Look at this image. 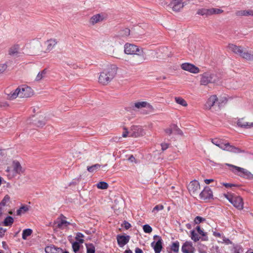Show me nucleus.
<instances>
[{"label": "nucleus", "instance_id": "51", "mask_svg": "<svg viewBox=\"0 0 253 253\" xmlns=\"http://www.w3.org/2000/svg\"><path fill=\"white\" fill-rule=\"evenodd\" d=\"M124 129H125V131L123 132V133L122 134V136L124 137H126L128 135L129 136V131H127L126 128H125Z\"/></svg>", "mask_w": 253, "mask_h": 253}, {"label": "nucleus", "instance_id": "17", "mask_svg": "<svg viewBox=\"0 0 253 253\" xmlns=\"http://www.w3.org/2000/svg\"><path fill=\"white\" fill-rule=\"evenodd\" d=\"M131 107L133 110H134V108L137 109L146 108L149 109H152L153 108L152 106L146 101L135 102L132 104Z\"/></svg>", "mask_w": 253, "mask_h": 253}, {"label": "nucleus", "instance_id": "37", "mask_svg": "<svg viewBox=\"0 0 253 253\" xmlns=\"http://www.w3.org/2000/svg\"><path fill=\"white\" fill-rule=\"evenodd\" d=\"M10 197L8 195H5L0 203V211L2 207H4L6 204L9 201Z\"/></svg>", "mask_w": 253, "mask_h": 253}, {"label": "nucleus", "instance_id": "59", "mask_svg": "<svg viewBox=\"0 0 253 253\" xmlns=\"http://www.w3.org/2000/svg\"><path fill=\"white\" fill-rule=\"evenodd\" d=\"M129 160L132 162L135 161V159L132 155H131L129 158Z\"/></svg>", "mask_w": 253, "mask_h": 253}, {"label": "nucleus", "instance_id": "24", "mask_svg": "<svg viewBox=\"0 0 253 253\" xmlns=\"http://www.w3.org/2000/svg\"><path fill=\"white\" fill-rule=\"evenodd\" d=\"M46 253H62V250L54 246H47L45 248Z\"/></svg>", "mask_w": 253, "mask_h": 253}, {"label": "nucleus", "instance_id": "29", "mask_svg": "<svg viewBox=\"0 0 253 253\" xmlns=\"http://www.w3.org/2000/svg\"><path fill=\"white\" fill-rule=\"evenodd\" d=\"M47 73V70L46 69H44V70L40 72L38 74V75L36 78V79H35L36 81L39 82V81H41V80H42V79H44V78H45Z\"/></svg>", "mask_w": 253, "mask_h": 253}, {"label": "nucleus", "instance_id": "4", "mask_svg": "<svg viewBox=\"0 0 253 253\" xmlns=\"http://www.w3.org/2000/svg\"><path fill=\"white\" fill-rule=\"evenodd\" d=\"M225 165L230 167V170L235 174L248 179H252L253 174L247 169L231 164L226 163Z\"/></svg>", "mask_w": 253, "mask_h": 253}, {"label": "nucleus", "instance_id": "33", "mask_svg": "<svg viewBox=\"0 0 253 253\" xmlns=\"http://www.w3.org/2000/svg\"><path fill=\"white\" fill-rule=\"evenodd\" d=\"M179 243L178 241H176L173 243H172L170 249L171 250L174 252V253H177L179 251Z\"/></svg>", "mask_w": 253, "mask_h": 253}, {"label": "nucleus", "instance_id": "3", "mask_svg": "<svg viewBox=\"0 0 253 253\" xmlns=\"http://www.w3.org/2000/svg\"><path fill=\"white\" fill-rule=\"evenodd\" d=\"M211 142L223 150L235 153L241 152V150L239 148L231 145L228 142H224L221 139L217 138L212 139H211Z\"/></svg>", "mask_w": 253, "mask_h": 253}, {"label": "nucleus", "instance_id": "46", "mask_svg": "<svg viewBox=\"0 0 253 253\" xmlns=\"http://www.w3.org/2000/svg\"><path fill=\"white\" fill-rule=\"evenodd\" d=\"M164 209V206L162 205H156L153 209L152 212L156 213L158 211Z\"/></svg>", "mask_w": 253, "mask_h": 253}, {"label": "nucleus", "instance_id": "49", "mask_svg": "<svg viewBox=\"0 0 253 253\" xmlns=\"http://www.w3.org/2000/svg\"><path fill=\"white\" fill-rule=\"evenodd\" d=\"M7 65L6 64H0V74L2 73L7 69Z\"/></svg>", "mask_w": 253, "mask_h": 253}, {"label": "nucleus", "instance_id": "54", "mask_svg": "<svg viewBox=\"0 0 253 253\" xmlns=\"http://www.w3.org/2000/svg\"><path fill=\"white\" fill-rule=\"evenodd\" d=\"M124 227L126 229H129L131 227L130 224L129 223H128V222L126 221H124Z\"/></svg>", "mask_w": 253, "mask_h": 253}, {"label": "nucleus", "instance_id": "62", "mask_svg": "<svg viewBox=\"0 0 253 253\" xmlns=\"http://www.w3.org/2000/svg\"><path fill=\"white\" fill-rule=\"evenodd\" d=\"M178 133L181 135L182 134V132L180 130H178Z\"/></svg>", "mask_w": 253, "mask_h": 253}, {"label": "nucleus", "instance_id": "8", "mask_svg": "<svg viewBox=\"0 0 253 253\" xmlns=\"http://www.w3.org/2000/svg\"><path fill=\"white\" fill-rule=\"evenodd\" d=\"M125 52L127 54H136L139 56L142 55L143 51L140 49L136 45L130 43H126L125 45Z\"/></svg>", "mask_w": 253, "mask_h": 253}, {"label": "nucleus", "instance_id": "57", "mask_svg": "<svg viewBox=\"0 0 253 253\" xmlns=\"http://www.w3.org/2000/svg\"><path fill=\"white\" fill-rule=\"evenodd\" d=\"M213 235L215 237H221V235L220 233H218V232H213Z\"/></svg>", "mask_w": 253, "mask_h": 253}, {"label": "nucleus", "instance_id": "35", "mask_svg": "<svg viewBox=\"0 0 253 253\" xmlns=\"http://www.w3.org/2000/svg\"><path fill=\"white\" fill-rule=\"evenodd\" d=\"M196 229L198 233L204 237L202 239L203 241H208V237L206 235V233L202 230L199 226H197Z\"/></svg>", "mask_w": 253, "mask_h": 253}, {"label": "nucleus", "instance_id": "47", "mask_svg": "<svg viewBox=\"0 0 253 253\" xmlns=\"http://www.w3.org/2000/svg\"><path fill=\"white\" fill-rule=\"evenodd\" d=\"M205 220V218L199 216H197L195 218L194 222L195 224H199L201 222L204 221Z\"/></svg>", "mask_w": 253, "mask_h": 253}, {"label": "nucleus", "instance_id": "50", "mask_svg": "<svg viewBox=\"0 0 253 253\" xmlns=\"http://www.w3.org/2000/svg\"><path fill=\"white\" fill-rule=\"evenodd\" d=\"M222 184L224 186L227 188H232V187H235L236 185L233 184L229 183H222Z\"/></svg>", "mask_w": 253, "mask_h": 253}, {"label": "nucleus", "instance_id": "56", "mask_svg": "<svg viewBox=\"0 0 253 253\" xmlns=\"http://www.w3.org/2000/svg\"><path fill=\"white\" fill-rule=\"evenodd\" d=\"M205 182L207 184H209L211 182L213 181V179H206L204 180Z\"/></svg>", "mask_w": 253, "mask_h": 253}, {"label": "nucleus", "instance_id": "31", "mask_svg": "<svg viewBox=\"0 0 253 253\" xmlns=\"http://www.w3.org/2000/svg\"><path fill=\"white\" fill-rule=\"evenodd\" d=\"M240 56L248 60H253V54L248 52L243 51Z\"/></svg>", "mask_w": 253, "mask_h": 253}, {"label": "nucleus", "instance_id": "64", "mask_svg": "<svg viewBox=\"0 0 253 253\" xmlns=\"http://www.w3.org/2000/svg\"><path fill=\"white\" fill-rule=\"evenodd\" d=\"M1 177H0V185L1 184Z\"/></svg>", "mask_w": 253, "mask_h": 253}, {"label": "nucleus", "instance_id": "15", "mask_svg": "<svg viewBox=\"0 0 253 253\" xmlns=\"http://www.w3.org/2000/svg\"><path fill=\"white\" fill-rule=\"evenodd\" d=\"M65 216H62L60 218H58L54 224L56 225V227L60 229H64L67 227L69 224L70 222L66 221L65 219Z\"/></svg>", "mask_w": 253, "mask_h": 253}, {"label": "nucleus", "instance_id": "23", "mask_svg": "<svg viewBox=\"0 0 253 253\" xmlns=\"http://www.w3.org/2000/svg\"><path fill=\"white\" fill-rule=\"evenodd\" d=\"M217 100V97L216 95H212L208 99L205 104V107L206 109H210L212 106H213L215 102Z\"/></svg>", "mask_w": 253, "mask_h": 253}, {"label": "nucleus", "instance_id": "9", "mask_svg": "<svg viewBox=\"0 0 253 253\" xmlns=\"http://www.w3.org/2000/svg\"><path fill=\"white\" fill-rule=\"evenodd\" d=\"M187 188L190 194L194 197L197 195L200 189L199 182L197 180L191 181L188 185Z\"/></svg>", "mask_w": 253, "mask_h": 253}, {"label": "nucleus", "instance_id": "27", "mask_svg": "<svg viewBox=\"0 0 253 253\" xmlns=\"http://www.w3.org/2000/svg\"><path fill=\"white\" fill-rule=\"evenodd\" d=\"M237 16H253V10L248 9V10H239L236 12Z\"/></svg>", "mask_w": 253, "mask_h": 253}, {"label": "nucleus", "instance_id": "61", "mask_svg": "<svg viewBox=\"0 0 253 253\" xmlns=\"http://www.w3.org/2000/svg\"><path fill=\"white\" fill-rule=\"evenodd\" d=\"M223 241L226 243H228L230 242V240L229 239H227V238H225V239H223Z\"/></svg>", "mask_w": 253, "mask_h": 253}, {"label": "nucleus", "instance_id": "30", "mask_svg": "<svg viewBox=\"0 0 253 253\" xmlns=\"http://www.w3.org/2000/svg\"><path fill=\"white\" fill-rule=\"evenodd\" d=\"M29 210V207L27 205H23L18 210H17L16 213L17 215H21L24 214Z\"/></svg>", "mask_w": 253, "mask_h": 253}, {"label": "nucleus", "instance_id": "1", "mask_svg": "<svg viewBox=\"0 0 253 253\" xmlns=\"http://www.w3.org/2000/svg\"><path fill=\"white\" fill-rule=\"evenodd\" d=\"M117 67L111 65L102 72L99 77V82L102 84H108L117 74Z\"/></svg>", "mask_w": 253, "mask_h": 253}, {"label": "nucleus", "instance_id": "58", "mask_svg": "<svg viewBox=\"0 0 253 253\" xmlns=\"http://www.w3.org/2000/svg\"><path fill=\"white\" fill-rule=\"evenodd\" d=\"M135 253H143L142 250L139 248H136L135 250Z\"/></svg>", "mask_w": 253, "mask_h": 253}, {"label": "nucleus", "instance_id": "26", "mask_svg": "<svg viewBox=\"0 0 253 253\" xmlns=\"http://www.w3.org/2000/svg\"><path fill=\"white\" fill-rule=\"evenodd\" d=\"M229 49L233 52L238 54L241 56V54L243 51V48L241 46H238L233 44H229L228 45Z\"/></svg>", "mask_w": 253, "mask_h": 253}, {"label": "nucleus", "instance_id": "6", "mask_svg": "<svg viewBox=\"0 0 253 253\" xmlns=\"http://www.w3.org/2000/svg\"><path fill=\"white\" fill-rule=\"evenodd\" d=\"M200 84L206 85L210 83H214L218 81L216 76L210 72H206L201 75Z\"/></svg>", "mask_w": 253, "mask_h": 253}, {"label": "nucleus", "instance_id": "20", "mask_svg": "<svg viewBox=\"0 0 253 253\" xmlns=\"http://www.w3.org/2000/svg\"><path fill=\"white\" fill-rule=\"evenodd\" d=\"M57 41L55 39H51L47 40L45 42V45L46 46V51L48 52L51 50L57 44Z\"/></svg>", "mask_w": 253, "mask_h": 253}, {"label": "nucleus", "instance_id": "34", "mask_svg": "<svg viewBox=\"0 0 253 253\" xmlns=\"http://www.w3.org/2000/svg\"><path fill=\"white\" fill-rule=\"evenodd\" d=\"M175 101L177 104L184 107L187 106L188 105L186 101L184 99L180 97H175Z\"/></svg>", "mask_w": 253, "mask_h": 253}, {"label": "nucleus", "instance_id": "44", "mask_svg": "<svg viewBox=\"0 0 253 253\" xmlns=\"http://www.w3.org/2000/svg\"><path fill=\"white\" fill-rule=\"evenodd\" d=\"M143 229L144 232L150 233L152 231V227L148 224H145L143 226Z\"/></svg>", "mask_w": 253, "mask_h": 253}, {"label": "nucleus", "instance_id": "42", "mask_svg": "<svg viewBox=\"0 0 253 253\" xmlns=\"http://www.w3.org/2000/svg\"><path fill=\"white\" fill-rule=\"evenodd\" d=\"M80 244L81 243H79L78 242H74V243H72V248L73 249L74 252L75 253H78L80 248Z\"/></svg>", "mask_w": 253, "mask_h": 253}, {"label": "nucleus", "instance_id": "41", "mask_svg": "<svg viewBox=\"0 0 253 253\" xmlns=\"http://www.w3.org/2000/svg\"><path fill=\"white\" fill-rule=\"evenodd\" d=\"M100 167V165H99V164H95V165H94L93 166H90V167H88L87 169V170L89 172H93L96 171L98 169H99Z\"/></svg>", "mask_w": 253, "mask_h": 253}, {"label": "nucleus", "instance_id": "43", "mask_svg": "<svg viewBox=\"0 0 253 253\" xmlns=\"http://www.w3.org/2000/svg\"><path fill=\"white\" fill-rule=\"evenodd\" d=\"M84 237V235L81 233H78L76 235L75 239V242H78L79 243H83L84 240L82 239V238Z\"/></svg>", "mask_w": 253, "mask_h": 253}, {"label": "nucleus", "instance_id": "40", "mask_svg": "<svg viewBox=\"0 0 253 253\" xmlns=\"http://www.w3.org/2000/svg\"><path fill=\"white\" fill-rule=\"evenodd\" d=\"M96 186L100 189H106L108 187V184L106 182L101 181L96 184Z\"/></svg>", "mask_w": 253, "mask_h": 253}, {"label": "nucleus", "instance_id": "2", "mask_svg": "<svg viewBox=\"0 0 253 253\" xmlns=\"http://www.w3.org/2000/svg\"><path fill=\"white\" fill-rule=\"evenodd\" d=\"M33 94L32 89L26 85L19 86L14 91L11 92L8 95V98L10 100L15 99L17 97L20 98L29 97Z\"/></svg>", "mask_w": 253, "mask_h": 253}, {"label": "nucleus", "instance_id": "28", "mask_svg": "<svg viewBox=\"0 0 253 253\" xmlns=\"http://www.w3.org/2000/svg\"><path fill=\"white\" fill-rule=\"evenodd\" d=\"M19 45L15 44L11 46L9 49V54L12 56H17L19 53Z\"/></svg>", "mask_w": 253, "mask_h": 253}, {"label": "nucleus", "instance_id": "39", "mask_svg": "<svg viewBox=\"0 0 253 253\" xmlns=\"http://www.w3.org/2000/svg\"><path fill=\"white\" fill-rule=\"evenodd\" d=\"M191 236L190 237L191 239L195 242H196L198 241L200 237L199 236V235L195 232L194 230H192L190 232Z\"/></svg>", "mask_w": 253, "mask_h": 253}, {"label": "nucleus", "instance_id": "16", "mask_svg": "<svg viewBox=\"0 0 253 253\" xmlns=\"http://www.w3.org/2000/svg\"><path fill=\"white\" fill-rule=\"evenodd\" d=\"M195 250L192 243L190 241L185 242L181 247L183 253H194Z\"/></svg>", "mask_w": 253, "mask_h": 253}, {"label": "nucleus", "instance_id": "18", "mask_svg": "<svg viewBox=\"0 0 253 253\" xmlns=\"http://www.w3.org/2000/svg\"><path fill=\"white\" fill-rule=\"evenodd\" d=\"M129 236H124L118 235L117 236V240L118 244L120 247H123L126 245L129 241Z\"/></svg>", "mask_w": 253, "mask_h": 253}, {"label": "nucleus", "instance_id": "13", "mask_svg": "<svg viewBox=\"0 0 253 253\" xmlns=\"http://www.w3.org/2000/svg\"><path fill=\"white\" fill-rule=\"evenodd\" d=\"M181 67L183 70L188 71L194 74H197L200 72L199 68L196 67L193 64L189 63H184L182 64Z\"/></svg>", "mask_w": 253, "mask_h": 253}, {"label": "nucleus", "instance_id": "55", "mask_svg": "<svg viewBox=\"0 0 253 253\" xmlns=\"http://www.w3.org/2000/svg\"><path fill=\"white\" fill-rule=\"evenodd\" d=\"M45 123L44 121H38L37 125L38 126H42L43 125H45Z\"/></svg>", "mask_w": 253, "mask_h": 253}, {"label": "nucleus", "instance_id": "12", "mask_svg": "<svg viewBox=\"0 0 253 253\" xmlns=\"http://www.w3.org/2000/svg\"><path fill=\"white\" fill-rule=\"evenodd\" d=\"M183 0H172L168 4V7L171 8L173 11H179L184 6Z\"/></svg>", "mask_w": 253, "mask_h": 253}, {"label": "nucleus", "instance_id": "10", "mask_svg": "<svg viewBox=\"0 0 253 253\" xmlns=\"http://www.w3.org/2000/svg\"><path fill=\"white\" fill-rule=\"evenodd\" d=\"M145 134V131L140 126H133L129 130V136L138 137Z\"/></svg>", "mask_w": 253, "mask_h": 253}, {"label": "nucleus", "instance_id": "19", "mask_svg": "<svg viewBox=\"0 0 253 253\" xmlns=\"http://www.w3.org/2000/svg\"><path fill=\"white\" fill-rule=\"evenodd\" d=\"M105 19V17L102 14H97L92 16L89 20V22L92 25H95V24L102 21Z\"/></svg>", "mask_w": 253, "mask_h": 253}, {"label": "nucleus", "instance_id": "5", "mask_svg": "<svg viewBox=\"0 0 253 253\" xmlns=\"http://www.w3.org/2000/svg\"><path fill=\"white\" fill-rule=\"evenodd\" d=\"M223 12V10L219 8H202L197 10V14L205 17H208L213 15L221 14Z\"/></svg>", "mask_w": 253, "mask_h": 253}, {"label": "nucleus", "instance_id": "22", "mask_svg": "<svg viewBox=\"0 0 253 253\" xmlns=\"http://www.w3.org/2000/svg\"><path fill=\"white\" fill-rule=\"evenodd\" d=\"M238 126L244 128H250L253 127V122H244L243 119H239L237 123Z\"/></svg>", "mask_w": 253, "mask_h": 253}, {"label": "nucleus", "instance_id": "53", "mask_svg": "<svg viewBox=\"0 0 253 253\" xmlns=\"http://www.w3.org/2000/svg\"><path fill=\"white\" fill-rule=\"evenodd\" d=\"M6 230L5 229H4L1 227L0 228V237H2L4 236V235L6 232Z\"/></svg>", "mask_w": 253, "mask_h": 253}, {"label": "nucleus", "instance_id": "11", "mask_svg": "<svg viewBox=\"0 0 253 253\" xmlns=\"http://www.w3.org/2000/svg\"><path fill=\"white\" fill-rule=\"evenodd\" d=\"M153 238L154 239H158V240L156 242H152L151 246L154 250L155 253H160L163 248V240L161 237L158 235H154Z\"/></svg>", "mask_w": 253, "mask_h": 253}, {"label": "nucleus", "instance_id": "38", "mask_svg": "<svg viewBox=\"0 0 253 253\" xmlns=\"http://www.w3.org/2000/svg\"><path fill=\"white\" fill-rule=\"evenodd\" d=\"M13 221V218L11 216H8L5 218L3 223L5 226H10L12 225Z\"/></svg>", "mask_w": 253, "mask_h": 253}, {"label": "nucleus", "instance_id": "14", "mask_svg": "<svg viewBox=\"0 0 253 253\" xmlns=\"http://www.w3.org/2000/svg\"><path fill=\"white\" fill-rule=\"evenodd\" d=\"M200 198L203 200L212 198V192L209 187H205L199 194Z\"/></svg>", "mask_w": 253, "mask_h": 253}, {"label": "nucleus", "instance_id": "36", "mask_svg": "<svg viewBox=\"0 0 253 253\" xmlns=\"http://www.w3.org/2000/svg\"><path fill=\"white\" fill-rule=\"evenodd\" d=\"M86 247L87 253H95V248L92 244H86Z\"/></svg>", "mask_w": 253, "mask_h": 253}, {"label": "nucleus", "instance_id": "63", "mask_svg": "<svg viewBox=\"0 0 253 253\" xmlns=\"http://www.w3.org/2000/svg\"><path fill=\"white\" fill-rule=\"evenodd\" d=\"M62 253H69L68 252H63V251L62 250Z\"/></svg>", "mask_w": 253, "mask_h": 253}, {"label": "nucleus", "instance_id": "25", "mask_svg": "<svg viewBox=\"0 0 253 253\" xmlns=\"http://www.w3.org/2000/svg\"><path fill=\"white\" fill-rule=\"evenodd\" d=\"M229 49L233 52L238 54L241 56V54L243 51V48L241 46H238L233 44H229L228 45Z\"/></svg>", "mask_w": 253, "mask_h": 253}, {"label": "nucleus", "instance_id": "7", "mask_svg": "<svg viewBox=\"0 0 253 253\" xmlns=\"http://www.w3.org/2000/svg\"><path fill=\"white\" fill-rule=\"evenodd\" d=\"M224 196L237 209L242 210L243 209L244 203L241 197L228 195H225Z\"/></svg>", "mask_w": 253, "mask_h": 253}, {"label": "nucleus", "instance_id": "32", "mask_svg": "<svg viewBox=\"0 0 253 253\" xmlns=\"http://www.w3.org/2000/svg\"><path fill=\"white\" fill-rule=\"evenodd\" d=\"M32 232L33 231L31 229L27 228L24 229L22 232V239L24 240H26L28 237L31 235Z\"/></svg>", "mask_w": 253, "mask_h": 253}, {"label": "nucleus", "instance_id": "21", "mask_svg": "<svg viewBox=\"0 0 253 253\" xmlns=\"http://www.w3.org/2000/svg\"><path fill=\"white\" fill-rule=\"evenodd\" d=\"M12 167L14 171V175L17 174H20L21 173H22L24 171L20 164L18 161H13Z\"/></svg>", "mask_w": 253, "mask_h": 253}, {"label": "nucleus", "instance_id": "48", "mask_svg": "<svg viewBox=\"0 0 253 253\" xmlns=\"http://www.w3.org/2000/svg\"><path fill=\"white\" fill-rule=\"evenodd\" d=\"M176 127H177V126H176L173 125V126H171L170 127L166 129L165 132L168 135H170L172 132V129L173 128H175Z\"/></svg>", "mask_w": 253, "mask_h": 253}, {"label": "nucleus", "instance_id": "52", "mask_svg": "<svg viewBox=\"0 0 253 253\" xmlns=\"http://www.w3.org/2000/svg\"><path fill=\"white\" fill-rule=\"evenodd\" d=\"M169 144L168 143H162L161 147L163 151L166 150L169 147Z\"/></svg>", "mask_w": 253, "mask_h": 253}, {"label": "nucleus", "instance_id": "60", "mask_svg": "<svg viewBox=\"0 0 253 253\" xmlns=\"http://www.w3.org/2000/svg\"><path fill=\"white\" fill-rule=\"evenodd\" d=\"M124 253H132V252L130 250H126Z\"/></svg>", "mask_w": 253, "mask_h": 253}, {"label": "nucleus", "instance_id": "45", "mask_svg": "<svg viewBox=\"0 0 253 253\" xmlns=\"http://www.w3.org/2000/svg\"><path fill=\"white\" fill-rule=\"evenodd\" d=\"M130 34V30L128 28H125L120 32V35L122 37L127 36Z\"/></svg>", "mask_w": 253, "mask_h": 253}]
</instances>
